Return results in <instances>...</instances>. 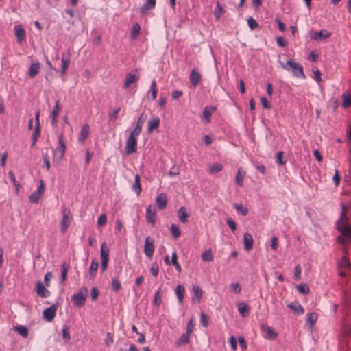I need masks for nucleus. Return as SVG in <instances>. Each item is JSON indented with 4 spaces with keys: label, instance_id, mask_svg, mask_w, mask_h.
Segmentation results:
<instances>
[{
    "label": "nucleus",
    "instance_id": "20e7f679",
    "mask_svg": "<svg viewBox=\"0 0 351 351\" xmlns=\"http://www.w3.org/2000/svg\"><path fill=\"white\" fill-rule=\"evenodd\" d=\"M88 289L86 287H82L78 293H75L71 300L76 306L80 307L85 303L87 297Z\"/></svg>",
    "mask_w": 351,
    "mask_h": 351
},
{
    "label": "nucleus",
    "instance_id": "f704fd0d",
    "mask_svg": "<svg viewBox=\"0 0 351 351\" xmlns=\"http://www.w3.org/2000/svg\"><path fill=\"white\" fill-rule=\"evenodd\" d=\"M225 11L222 6L219 2L217 3L216 7L214 10V15L217 20H219L220 17L224 14Z\"/></svg>",
    "mask_w": 351,
    "mask_h": 351
},
{
    "label": "nucleus",
    "instance_id": "37998d69",
    "mask_svg": "<svg viewBox=\"0 0 351 351\" xmlns=\"http://www.w3.org/2000/svg\"><path fill=\"white\" fill-rule=\"evenodd\" d=\"M202 259L204 261H212L213 260L210 250H206L202 254Z\"/></svg>",
    "mask_w": 351,
    "mask_h": 351
},
{
    "label": "nucleus",
    "instance_id": "052dcab7",
    "mask_svg": "<svg viewBox=\"0 0 351 351\" xmlns=\"http://www.w3.org/2000/svg\"><path fill=\"white\" fill-rule=\"evenodd\" d=\"M141 131L142 129L139 128L138 127H135L133 131L130 133L129 137L137 140V138L141 134Z\"/></svg>",
    "mask_w": 351,
    "mask_h": 351
},
{
    "label": "nucleus",
    "instance_id": "f3484780",
    "mask_svg": "<svg viewBox=\"0 0 351 351\" xmlns=\"http://www.w3.org/2000/svg\"><path fill=\"white\" fill-rule=\"evenodd\" d=\"M156 204L160 210H163L167 205V196L165 193L159 194L156 199Z\"/></svg>",
    "mask_w": 351,
    "mask_h": 351
},
{
    "label": "nucleus",
    "instance_id": "6e6d98bb",
    "mask_svg": "<svg viewBox=\"0 0 351 351\" xmlns=\"http://www.w3.org/2000/svg\"><path fill=\"white\" fill-rule=\"evenodd\" d=\"M170 230H171L172 235L175 238H178V237H180V231L179 227L178 226H176V224H172L171 226Z\"/></svg>",
    "mask_w": 351,
    "mask_h": 351
},
{
    "label": "nucleus",
    "instance_id": "f03ea898",
    "mask_svg": "<svg viewBox=\"0 0 351 351\" xmlns=\"http://www.w3.org/2000/svg\"><path fill=\"white\" fill-rule=\"evenodd\" d=\"M282 68L291 72L294 77L298 78H305V75L303 71V67L299 63L295 62L292 60H289L286 63L280 62Z\"/></svg>",
    "mask_w": 351,
    "mask_h": 351
},
{
    "label": "nucleus",
    "instance_id": "a18cd8bd",
    "mask_svg": "<svg viewBox=\"0 0 351 351\" xmlns=\"http://www.w3.org/2000/svg\"><path fill=\"white\" fill-rule=\"evenodd\" d=\"M234 208L237 210V212L240 213L242 215L245 216L248 213V209L243 206L242 204H235Z\"/></svg>",
    "mask_w": 351,
    "mask_h": 351
},
{
    "label": "nucleus",
    "instance_id": "dca6fc26",
    "mask_svg": "<svg viewBox=\"0 0 351 351\" xmlns=\"http://www.w3.org/2000/svg\"><path fill=\"white\" fill-rule=\"evenodd\" d=\"M202 79L201 74L196 69H193L189 75V81L193 87H196Z\"/></svg>",
    "mask_w": 351,
    "mask_h": 351
},
{
    "label": "nucleus",
    "instance_id": "ea45409f",
    "mask_svg": "<svg viewBox=\"0 0 351 351\" xmlns=\"http://www.w3.org/2000/svg\"><path fill=\"white\" fill-rule=\"evenodd\" d=\"M69 270V266L66 263H64L62 265V271H61V278L60 280L62 282H64L67 277V273Z\"/></svg>",
    "mask_w": 351,
    "mask_h": 351
},
{
    "label": "nucleus",
    "instance_id": "393cba45",
    "mask_svg": "<svg viewBox=\"0 0 351 351\" xmlns=\"http://www.w3.org/2000/svg\"><path fill=\"white\" fill-rule=\"evenodd\" d=\"M287 306L294 311L297 315H302L304 312V308L298 302H291Z\"/></svg>",
    "mask_w": 351,
    "mask_h": 351
},
{
    "label": "nucleus",
    "instance_id": "bb28decb",
    "mask_svg": "<svg viewBox=\"0 0 351 351\" xmlns=\"http://www.w3.org/2000/svg\"><path fill=\"white\" fill-rule=\"evenodd\" d=\"M215 110L216 108L214 106H206L204 108L203 114L206 123L210 121L211 115Z\"/></svg>",
    "mask_w": 351,
    "mask_h": 351
},
{
    "label": "nucleus",
    "instance_id": "8fccbe9b",
    "mask_svg": "<svg viewBox=\"0 0 351 351\" xmlns=\"http://www.w3.org/2000/svg\"><path fill=\"white\" fill-rule=\"evenodd\" d=\"M343 106L347 108L351 105V96L350 94L344 93L343 95Z\"/></svg>",
    "mask_w": 351,
    "mask_h": 351
},
{
    "label": "nucleus",
    "instance_id": "7c9ffc66",
    "mask_svg": "<svg viewBox=\"0 0 351 351\" xmlns=\"http://www.w3.org/2000/svg\"><path fill=\"white\" fill-rule=\"evenodd\" d=\"M178 217L182 223H186L188 221L189 214L184 207L182 206L178 210Z\"/></svg>",
    "mask_w": 351,
    "mask_h": 351
},
{
    "label": "nucleus",
    "instance_id": "a19ab883",
    "mask_svg": "<svg viewBox=\"0 0 351 351\" xmlns=\"http://www.w3.org/2000/svg\"><path fill=\"white\" fill-rule=\"evenodd\" d=\"M317 319V315L316 313H310L307 315V322L310 324V326L313 327Z\"/></svg>",
    "mask_w": 351,
    "mask_h": 351
},
{
    "label": "nucleus",
    "instance_id": "4be33fe9",
    "mask_svg": "<svg viewBox=\"0 0 351 351\" xmlns=\"http://www.w3.org/2000/svg\"><path fill=\"white\" fill-rule=\"evenodd\" d=\"M40 70V64L39 62H35L30 65L28 71L29 77L34 78Z\"/></svg>",
    "mask_w": 351,
    "mask_h": 351
},
{
    "label": "nucleus",
    "instance_id": "2eb2a0df",
    "mask_svg": "<svg viewBox=\"0 0 351 351\" xmlns=\"http://www.w3.org/2000/svg\"><path fill=\"white\" fill-rule=\"evenodd\" d=\"M56 310L57 306L55 304L51 306L49 308L45 309L43 311V318L47 322L52 321L56 315Z\"/></svg>",
    "mask_w": 351,
    "mask_h": 351
},
{
    "label": "nucleus",
    "instance_id": "b1692460",
    "mask_svg": "<svg viewBox=\"0 0 351 351\" xmlns=\"http://www.w3.org/2000/svg\"><path fill=\"white\" fill-rule=\"evenodd\" d=\"M138 80V77L134 74H128L126 75L124 82V88H128L132 84L136 82Z\"/></svg>",
    "mask_w": 351,
    "mask_h": 351
},
{
    "label": "nucleus",
    "instance_id": "c9c22d12",
    "mask_svg": "<svg viewBox=\"0 0 351 351\" xmlns=\"http://www.w3.org/2000/svg\"><path fill=\"white\" fill-rule=\"evenodd\" d=\"M99 267V263L95 259L93 260L90 264V267L89 269L90 276L91 277H95L96 275V272L97 271Z\"/></svg>",
    "mask_w": 351,
    "mask_h": 351
},
{
    "label": "nucleus",
    "instance_id": "0eeeda50",
    "mask_svg": "<svg viewBox=\"0 0 351 351\" xmlns=\"http://www.w3.org/2000/svg\"><path fill=\"white\" fill-rule=\"evenodd\" d=\"M66 144L63 141V134H60L58 136V144L54 151V156L58 158V160H60L65 153Z\"/></svg>",
    "mask_w": 351,
    "mask_h": 351
},
{
    "label": "nucleus",
    "instance_id": "4468645a",
    "mask_svg": "<svg viewBox=\"0 0 351 351\" xmlns=\"http://www.w3.org/2000/svg\"><path fill=\"white\" fill-rule=\"evenodd\" d=\"M145 218L147 223L154 225L156 219V210L155 208L149 205L146 210Z\"/></svg>",
    "mask_w": 351,
    "mask_h": 351
},
{
    "label": "nucleus",
    "instance_id": "a211bd4d",
    "mask_svg": "<svg viewBox=\"0 0 351 351\" xmlns=\"http://www.w3.org/2000/svg\"><path fill=\"white\" fill-rule=\"evenodd\" d=\"M253 238L251 234L250 233H245L243 235V245H244V249L246 251H250L253 247Z\"/></svg>",
    "mask_w": 351,
    "mask_h": 351
},
{
    "label": "nucleus",
    "instance_id": "de8ad7c7",
    "mask_svg": "<svg viewBox=\"0 0 351 351\" xmlns=\"http://www.w3.org/2000/svg\"><path fill=\"white\" fill-rule=\"evenodd\" d=\"M223 169V165L220 163L213 164L210 169V172L213 174L220 172Z\"/></svg>",
    "mask_w": 351,
    "mask_h": 351
},
{
    "label": "nucleus",
    "instance_id": "0e129e2a",
    "mask_svg": "<svg viewBox=\"0 0 351 351\" xmlns=\"http://www.w3.org/2000/svg\"><path fill=\"white\" fill-rule=\"evenodd\" d=\"M226 223L228 224V226L230 227V228L231 229V230L232 232H234L237 229V224L236 223L234 222V221L232 219H228L226 220Z\"/></svg>",
    "mask_w": 351,
    "mask_h": 351
},
{
    "label": "nucleus",
    "instance_id": "58836bf2",
    "mask_svg": "<svg viewBox=\"0 0 351 351\" xmlns=\"http://www.w3.org/2000/svg\"><path fill=\"white\" fill-rule=\"evenodd\" d=\"M177 258H178V256H177L176 252H173L172 256H171V263H172L173 265L175 267L176 269L178 272H180L182 271V267H181L180 265L178 263Z\"/></svg>",
    "mask_w": 351,
    "mask_h": 351
},
{
    "label": "nucleus",
    "instance_id": "f257e3e1",
    "mask_svg": "<svg viewBox=\"0 0 351 351\" xmlns=\"http://www.w3.org/2000/svg\"><path fill=\"white\" fill-rule=\"evenodd\" d=\"M341 216L336 222V228L341 232V235L337 237V242L341 245H345L347 241H351V227L347 224L348 217L346 214L347 207L346 204H341Z\"/></svg>",
    "mask_w": 351,
    "mask_h": 351
},
{
    "label": "nucleus",
    "instance_id": "864d4df0",
    "mask_svg": "<svg viewBox=\"0 0 351 351\" xmlns=\"http://www.w3.org/2000/svg\"><path fill=\"white\" fill-rule=\"evenodd\" d=\"M140 29V25L138 23L134 24L131 32V37L135 39L138 35Z\"/></svg>",
    "mask_w": 351,
    "mask_h": 351
},
{
    "label": "nucleus",
    "instance_id": "39448f33",
    "mask_svg": "<svg viewBox=\"0 0 351 351\" xmlns=\"http://www.w3.org/2000/svg\"><path fill=\"white\" fill-rule=\"evenodd\" d=\"M331 33L326 29H322L320 31H314L310 33V38L316 41H322L328 38Z\"/></svg>",
    "mask_w": 351,
    "mask_h": 351
},
{
    "label": "nucleus",
    "instance_id": "473e14b6",
    "mask_svg": "<svg viewBox=\"0 0 351 351\" xmlns=\"http://www.w3.org/2000/svg\"><path fill=\"white\" fill-rule=\"evenodd\" d=\"M132 189L136 193L137 195H139L141 193L142 189L141 185V178L138 174L135 176V180L134 184L132 185Z\"/></svg>",
    "mask_w": 351,
    "mask_h": 351
},
{
    "label": "nucleus",
    "instance_id": "cd10ccee",
    "mask_svg": "<svg viewBox=\"0 0 351 351\" xmlns=\"http://www.w3.org/2000/svg\"><path fill=\"white\" fill-rule=\"evenodd\" d=\"M193 296L192 298V300L195 301L197 299V303H199L202 297V289L199 286H193Z\"/></svg>",
    "mask_w": 351,
    "mask_h": 351
},
{
    "label": "nucleus",
    "instance_id": "774afa93",
    "mask_svg": "<svg viewBox=\"0 0 351 351\" xmlns=\"http://www.w3.org/2000/svg\"><path fill=\"white\" fill-rule=\"evenodd\" d=\"M114 342V339H113V335L110 333V332H108L107 335H106V338L105 339V343L106 344L109 346H110L112 343Z\"/></svg>",
    "mask_w": 351,
    "mask_h": 351
},
{
    "label": "nucleus",
    "instance_id": "412c9836",
    "mask_svg": "<svg viewBox=\"0 0 351 351\" xmlns=\"http://www.w3.org/2000/svg\"><path fill=\"white\" fill-rule=\"evenodd\" d=\"M14 34L19 43L25 39V31L21 25L14 27Z\"/></svg>",
    "mask_w": 351,
    "mask_h": 351
},
{
    "label": "nucleus",
    "instance_id": "6ab92c4d",
    "mask_svg": "<svg viewBox=\"0 0 351 351\" xmlns=\"http://www.w3.org/2000/svg\"><path fill=\"white\" fill-rule=\"evenodd\" d=\"M36 293L42 298H47L50 295V291L45 287L40 281L36 283Z\"/></svg>",
    "mask_w": 351,
    "mask_h": 351
},
{
    "label": "nucleus",
    "instance_id": "e2e57ef3",
    "mask_svg": "<svg viewBox=\"0 0 351 351\" xmlns=\"http://www.w3.org/2000/svg\"><path fill=\"white\" fill-rule=\"evenodd\" d=\"M107 221V217L105 214H101L97 219V225L102 226L106 224Z\"/></svg>",
    "mask_w": 351,
    "mask_h": 351
},
{
    "label": "nucleus",
    "instance_id": "f8f14e48",
    "mask_svg": "<svg viewBox=\"0 0 351 351\" xmlns=\"http://www.w3.org/2000/svg\"><path fill=\"white\" fill-rule=\"evenodd\" d=\"M137 149V140L128 137L125 143V153L131 154L136 152Z\"/></svg>",
    "mask_w": 351,
    "mask_h": 351
},
{
    "label": "nucleus",
    "instance_id": "338daca9",
    "mask_svg": "<svg viewBox=\"0 0 351 351\" xmlns=\"http://www.w3.org/2000/svg\"><path fill=\"white\" fill-rule=\"evenodd\" d=\"M282 152H278L276 154V162L280 165H284L286 162V160H283L282 159Z\"/></svg>",
    "mask_w": 351,
    "mask_h": 351
},
{
    "label": "nucleus",
    "instance_id": "e433bc0d",
    "mask_svg": "<svg viewBox=\"0 0 351 351\" xmlns=\"http://www.w3.org/2000/svg\"><path fill=\"white\" fill-rule=\"evenodd\" d=\"M14 330L21 335L23 337H27L28 336V330L24 326H17L14 327Z\"/></svg>",
    "mask_w": 351,
    "mask_h": 351
},
{
    "label": "nucleus",
    "instance_id": "423d86ee",
    "mask_svg": "<svg viewBox=\"0 0 351 351\" xmlns=\"http://www.w3.org/2000/svg\"><path fill=\"white\" fill-rule=\"evenodd\" d=\"M45 192V184L43 180L40 181V185L38 186L37 190L34 191L29 197V202L31 203H38L40 197Z\"/></svg>",
    "mask_w": 351,
    "mask_h": 351
},
{
    "label": "nucleus",
    "instance_id": "1a4fd4ad",
    "mask_svg": "<svg viewBox=\"0 0 351 351\" xmlns=\"http://www.w3.org/2000/svg\"><path fill=\"white\" fill-rule=\"evenodd\" d=\"M154 241L149 237H147L145 241L144 252L148 258H152L154 252Z\"/></svg>",
    "mask_w": 351,
    "mask_h": 351
},
{
    "label": "nucleus",
    "instance_id": "69168bd1",
    "mask_svg": "<svg viewBox=\"0 0 351 351\" xmlns=\"http://www.w3.org/2000/svg\"><path fill=\"white\" fill-rule=\"evenodd\" d=\"M194 327H195V324H194L193 321L191 319L189 322V323L187 324L186 332L189 335H191V333L194 329Z\"/></svg>",
    "mask_w": 351,
    "mask_h": 351
},
{
    "label": "nucleus",
    "instance_id": "6e6552de",
    "mask_svg": "<svg viewBox=\"0 0 351 351\" xmlns=\"http://www.w3.org/2000/svg\"><path fill=\"white\" fill-rule=\"evenodd\" d=\"M261 330L263 337L269 340H274L278 337V334L273 328L266 324H263L261 325Z\"/></svg>",
    "mask_w": 351,
    "mask_h": 351
},
{
    "label": "nucleus",
    "instance_id": "c756f323",
    "mask_svg": "<svg viewBox=\"0 0 351 351\" xmlns=\"http://www.w3.org/2000/svg\"><path fill=\"white\" fill-rule=\"evenodd\" d=\"M160 124V119L156 117L150 119L148 121V131L152 132V130L157 129Z\"/></svg>",
    "mask_w": 351,
    "mask_h": 351
},
{
    "label": "nucleus",
    "instance_id": "49530a36",
    "mask_svg": "<svg viewBox=\"0 0 351 351\" xmlns=\"http://www.w3.org/2000/svg\"><path fill=\"white\" fill-rule=\"evenodd\" d=\"M62 332L64 340L66 341H69L71 339V336L69 332V328L66 325L63 326Z\"/></svg>",
    "mask_w": 351,
    "mask_h": 351
},
{
    "label": "nucleus",
    "instance_id": "13d9d810",
    "mask_svg": "<svg viewBox=\"0 0 351 351\" xmlns=\"http://www.w3.org/2000/svg\"><path fill=\"white\" fill-rule=\"evenodd\" d=\"M230 287L234 293H240L241 291V287L237 282H232L230 285Z\"/></svg>",
    "mask_w": 351,
    "mask_h": 351
},
{
    "label": "nucleus",
    "instance_id": "c03bdc74",
    "mask_svg": "<svg viewBox=\"0 0 351 351\" xmlns=\"http://www.w3.org/2000/svg\"><path fill=\"white\" fill-rule=\"evenodd\" d=\"M121 110V107H117L114 108L112 111L108 113V117L110 121H114L117 119V116L119 112Z\"/></svg>",
    "mask_w": 351,
    "mask_h": 351
},
{
    "label": "nucleus",
    "instance_id": "680f3d73",
    "mask_svg": "<svg viewBox=\"0 0 351 351\" xmlns=\"http://www.w3.org/2000/svg\"><path fill=\"white\" fill-rule=\"evenodd\" d=\"M150 272L154 276H158V272H159V267L157 263H154L152 264V265L150 268Z\"/></svg>",
    "mask_w": 351,
    "mask_h": 351
},
{
    "label": "nucleus",
    "instance_id": "bf43d9fd",
    "mask_svg": "<svg viewBox=\"0 0 351 351\" xmlns=\"http://www.w3.org/2000/svg\"><path fill=\"white\" fill-rule=\"evenodd\" d=\"M60 110V101H59V100H57L56 102V105L53 107V110L51 112V117H57L59 114Z\"/></svg>",
    "mask_w": 351,
    "mask_h": 351
},
{
    "label": "nucleus",
    "instance_id": "5fc2aeb1",
    "mask_svg": "<svg viewBox=\"0 0 351 351\" xmlns=\"http://www.w3.org/2000/svg\"><path fill=\"white\" fill-rule=\"evenodd\" d=\"M150 91L152 92V99H155L157 95V86L155 80H154L150 85Z\"/></svg>",
    "mask_w": 351,
    "mask_h": 351
},
{
    "label": "nucleus",
    "instance_id": "3c124183",
    "mask_svg": "<svg viewBox=\"0 0 351 351\" xmlns=\"http://www.w3.org/2000/svg\"><path fill=\"white\" fill-rule=\"evenodd\" d=\"M298 291L302 294H306L309 292V288L306 284H300L296 287Z\"/></svg>",
    "mask_w": 351,
    "mask_h": 351
},
{
    "label": "nucleus",
    "instance_id": "72a5a7b5",
    "mask_svg": "<svg viewBox=\"0 0 351 351\" xmlns=\"http://www.w3.org/2000/svg\"><path fill=\"white\" fill-rule=\"evenodd\" d=\"M185 293V288L183 285H178L176 289V294L177 298L180 303L182 302L184 299V295Z\"/></svg>",
    "mask_w": 351,
    "mask_h": 351
},
{
    "label": "nucleus",
    "instance_id": "a878e982",
    "mask_svg": "<svg viewBox=\"0 0 351 351\" xmlns=\"http://www.w3.org/2000/svg\"><path fill=\"white\" fill-rule=\"evenodd\" d=\"M156 5V0H147L146 2L141 7L140 11L144 13L148 10L153 9Z\"/></svg>",
    "mask_w": 351,
    "mask_h": 351
},
{
    "label": "nucleus",
    "instance_id": "79ce46f5",
    "mask_svg": "<svg viewBox=\"0 0 351 351\" xmlns=\"http://www.w3.org/2000/svg\"><path fill=\"white\" fill-rule=\"evenodd\" d=\"M245 173L241 171V169H239L237 171V173L236 175V182L239 186H242L243 184V180L245 177Z\"/></svg>",
    "mask_w": 351,
    "mask_h": 351
},
{
    "label": "nucleus",
    "instance_id": "4c0bfd02",
    "mask_svg": "<svg viewBox=\"0 0 351 351\" xmlns=\"http://www.w3.org/2000/svg\"><path fill=\"white\" fill-rule=\"evenodd\" d=\"M339 268L348 269L350 266V263L346 256H343L338 263Z\"/></svg>",
    "mask_w": 351,
    "mask_h": 351
},
{
    "label": "nucleus",
    "instance_id": "c85d7f7f",
    "mask_svg": "<svg viewBox=\"0 0 351 351\" xmlns=\"http://www.w3.org/2000/svg\"><path fill=\"white\" fill-rule=\"evenodd\" d=\"M101 261H109V249L106 242L101 245Z\"/></svg>",
    "mask_w": 351,
    "mask_h": 351
},
{
    "label": "nucleus",
    "instance_id": "9b49d317",
    "mask_svg": "<svg viewBox=\"0 0 351 351\" xmlns=\"http://www.w3.org/2000/svg\"><path fill=\"white\" fill-rule=\"evenodd\" d=\"M61 74L62 75H65L66 73L67 69L71 62V53L68 52L67 53H63L62 54L61 58Z\"/></svg>",
    "mask_w": 351,
    "mask_h": 351
},
{
    "label": "nucleus",
    "instance_id": "4d7b16f0",
    "mask_svg": "<svg viewBox=\"0 0 351 351\" xmlns=\"http://www.w3.org/2000/svg\"><path fill=\"white\" fill-rule=\"evenodd\" d=\"M162 303V295L160 293V289H159L154 295V304L156 306H160Z\"/></svg>",
    "mask_w": 351,
    "mask_h": 351
},
{
    "label": "nucleus",
    "instance_id": "5701e85b",
    "mask_svg": "<svg viewBox=\"0 0 351 351\" xmlns=\"http://www.w3.org/2000/svg\"><path fill=\"white\" fill-rule=\"evenodd\" d=\"M238 311L240 314L245 317L249 315L250 313V306L245 302H239L237 304Z\"/></svg>",
    "mask_w": 351,
    "mask_h": 351
},
{
    "label": "nucleus",
    "instance_id": "aec40b11",
    "mask_svg": "<svg viewBox=\"0 0 351 351\" xmlns=\"http://www.w3.org/2000/svg\"><path fill=\"white\" fill-rule=\"evenodd\" d=\"M90 127L88 124H84L82 130L80 132L79 136H78V141L81 143H84L85 140L87 138L88 135L90 134Z\"/></svg>",
    "mask_w": 351,
    "mask_h": 351
},
{
    "label": "nucleus",
    "instance_id": "9d476101",
    "mask_svg": "<svg viewBox=\"0 0 351 351\" xmlns=\"http://www.w3.org/2000/svg\"><path fill=\"white\" fill-rule=\"evenodd\" d=\"M343 319L351 320V300L345 299L342 304Z\"/></svg>",
    "mask_w": 351,
    "mask_h": 351
},
{
    "label": "nucleus",
    "instance_id": "09e8293b",
    "mask_svg": "<svg viewBox=\"0 0 351 351\" xmlns=\"http://www.w3.org/2000/svg\"><path fill=\"white\" fill-rule=\"evenodd\" d=\"M121 287V285L120 281L117 278H113L112 280V287L111 289L115 292L119 291Z\"/></svg>",
    "mask_w": 351,
    "mask_h": 351
},
{
    "label": "nucleus",
    "instance_id": "ddd939ff",
    "mask_svg": "<svg viewBox=\"0 0 351 351\" xmlns=\"http://www.w3.org/2000/svg\"><path fill=\"white\" fill-rule=\"evenodd\" d=\"M341 331L344 337H351V320H342L341 324Z\"/></svg>",
    "mask_w": 351,
    "mask_h": 351
},
{
    "label": "nucleus",
    "instance_id": "2f4dec72",
    "mask_svg": "<svg viewBox=\"0 0 351 351\" xmlns=\"http://www.w3.org/2000/svg\"><path fill=\"white\" fill-rule=\"evenodd\" d=\"M191 335L188 333L182 334L180 337L177 340L176 344L177 346H181L183 345H186L189 342Z\"/></svg>",
    "mask_w": 351,
    "mask_h": 351
},
{
    "label": "nucleus",
    "instance_id": "7ed1b4c3",
    "mask_svg": "<svg viewBox=\"0 0 351 351\" xmlns=\"http://www.w3.org/2000/svg\"><path fill=\"white\" fill-rule=\"evenodd\" d=\"M73 219L71 212L68 208H64L62 211V217L60 221V232L64 234L71 223Z\"/></svg>",
    "mask_w": 351,
    "mask_h": 351
},
{
    "label": "nucleus",
    "instance_id": "603ef678",
    "mask_svg": "<svg viewBox=\"0 0 351 351\" xmlns=\"http://www.w3.org/2000/svg\"><path fill=\"white\" fill-rule=\"evenodd\" d=\"M247 25L252 30H254L258 27V23L257 21L251 16L247 19Z\"/></svg>",
    "mask_w": 351,
    "mask_h": 351
}]
</instances>
